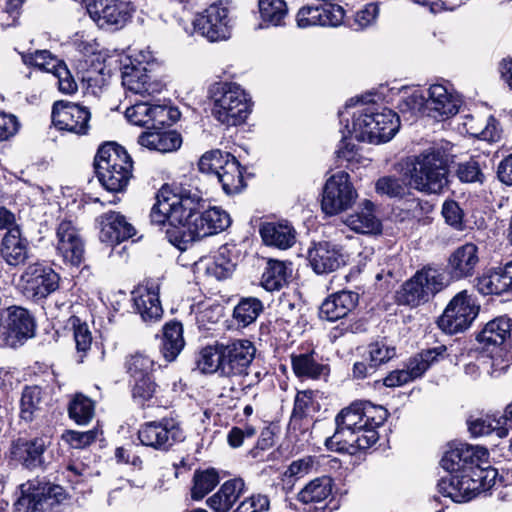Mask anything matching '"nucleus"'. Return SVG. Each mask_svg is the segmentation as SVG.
I'll list each match as a JSON object with an SVG mask.
<instances>
[{"instance_id":"1","label":"nucleus","mask_w":512,"mask_h":512,"mask_svg":"<svg viewBox=\"0 0 512 512\" xmlns=\"http://www.w3.org/2000/svg\"><path fill=\"white\" fill-rule=\"evenodd\" d=\"M488 456V450L484 447L464 443L450 447L440 461L449 477H442L438 481L439 493L453 502L461 503L490 489L498 472L490 466Z\"/></svg>"},{"instance_id":"2","label":"nucleus","mask_w":512,"mask_h":512,"mask_svg":"<svg viewBox=\"0 0 512 512\" xmlns=\"http://www.w3.org/2000/svg\"><path fill=\"white\" fill-rule=\"evenodd\" d=\"M448 156L444 150L429 147L410 158L408 164L409 183L403 177L387 175L375 183L380 195L390 198H403L409 186L426 194H439L448 184Z\"/></svg>"},{"instance_id":"3","label":"nucleus","mask_w":512,"mask_h":512,"mask_svg":"<svg viewBox=\"0 0 512 512\" xmlns=\"http://www.w3.org/2000/svg\"><path fill=\"white\" fill-rule=\"evenodd\" d=\"M363 409L360 401H356L336 415L335 432L325 440L328 450L354 454L378 441L377 430L366 428Z\"/></svg>"},{"instance_id":"4","label":"nucleus","mask_w":512,"mask_h":512,"mask_svg":"<svg viewBox=\"0 0 512 512\" xmlns=\"http://www.w3.org/2000/svg\"><path fill=\"white\" fill-rule=\"evenodd\" d=\"M188 192L198 195L197 201H194L195 205L191 207L193 208L191 217H187L184 227H180L182 230L173 228L169 232V236L181 251L186 250L189 244L197 240L224 231L231 224L229 214L219 207H210L202 211L204 200L200 190L188 189Z\"/></svg>"},{"instance_id":"5","label":"nucleus","mask_w":512,"mask_h":512,"mask_svg":"<svg viewBox=\"0 0 512 512\" xmlns=\"http://www.w3.org/2000/svg\"><path fill=\"white\" fill-rule=\"evenodd\" d=\"M400 117L391 109L378 111L375 106H359L352 113V125H345L347 134L358 141L380 144L390 141L398 132Z\"/></svg>"},{"instance_id":"6","label":"nucleus","mask_w":512,"mask_h":512,"mask_svg":"<svg viewBox=\"0 0 512 512\" xmlns=\"http://www.w3.org/2000/svg\"><path fill=\"white\" fill-rule=\"evenodd\" d=\"M132 168L130 155L119 144L108 142L98 148L94 158L95 174L108 192H124L132 177Z\"/></svg>"},{"instance_id":"7","label":"nucleus","mask_w":512,"mask_h":512,"mask_svg":"<svg viewBox=\"0 0 512 512\" xmlns=\"http://www.w3.org/2000/svg\"><path fill=\"white\" fill-rule=\"evenodd\" d=\"M212 101V115L220 123L237 126L251 112V100L240 85L231 82L213 83L208 90Z\"/></svg>"},{"instance_id":"8","label":"nucleus","mask_w":512,"mask_h":512,"mask_svg":"<svg viewBox=\"0 0 512 512\" xmlns=\"http://www.w3.org/2000/svg\"><path fill=\"white\" fill-rule=\"evenodd\" d=\"M198 195L189 194L188 188H180L178 194L171 198H160L157 195V201L151 208L150 220L152 224L165 227L167 240L177 248V243L169 236V232L174 228L181 230L184 227L187 217H191L194 201H197Z\"/></svg>"},{"instance_id":"9","label":"nucleus","mask_w":512,"mask_h":512,"mask_svg":"<svg viewBox=\"0 0 512 512\" xmlns=\"http://www.w3.org/2000/svg\"><path fill=\"white\" fill-rule=\"evenodd\" d=\"M21 496L15 502L19 512H57L66 499L64 489L59 485L28 481L20 486Z\"/></svg>"},{"instance_id":"10","label":"nucleus","mask_w":512,"mask_h":512,"mask_svg":"<svg viewBox=\"0 0 512 512\" xmlns=\"http://www.w3.org/2000/svg\"><path fill=\"white\" fill-rule=\"evenodd\" d=\"M479 306L467 290L457 293L439 317L438 327L447 334H457L467 330L475 320Z\"/></svg>"},{"instance_id":"11","label":"nucleus","mask_w":512,"mask_h":512,"mask_svg":"<svg viewBox=\"0 0 512 512\" xmlns=\"http://www.w3.org/2000/svg\"><path fill=\"white\" fill-rule=\"evenodd\" d=\"M357 192L349 180V175L339 172L325 183L322 193L321 209L328 216L337 215L352 207Z\"/></svg>"},{"instance_id":"12","label":"nucleus","mask_w":512,"mask_h":512,"mask_svg":"<svg viewBox=\"0 0 512 512\" xmlns=\"http://www.w3.org/2000/svg\"><path fill=\"white\" fill-rule=\"evenodd\" d=\"M87 12L96 25L105 30H119L132 17V7L126 0H88Z\"/></svg>"},{"instance_id":"13","label":"nucleus","mask_w":512,"mask_h":512,"mask_svg":"<svg viewBox=\"0 0 512 512\" xmlns=\"http://www.w3.org/2000/svg\"><path fill=\"white\" fill-rule=\"evenodd\" d=\"M138 439L143 446L168 451L173 445L184 441L185 434L177 421L163 418L143 424L138 431Z\"/></svg>"},{"instance_id":"14","label":"nucleus","mask_w":512,"mask_h":512,"mask_svg":"<svg viewBox=\"0 0 512 512\" xmlns=\"http://www.w3.org/2000/svg\"><path fill=\"white\" fill-rule=\"evenodd\" d=\"M231 21L228 6L220 1L199 13L193 20V26L200 35L215 42L229 38Z\"/></svg>"},{"instance_id":"15","label":"nucleus","mask_w":512,"mask_h":512,"mask_svg":"<svg viewBox=\"0 0 512 512\" xmlns=\"http://www.w3.org/2000/svg\"><path fill=\"white\" fill-rule=\"evenodd\" d=\"M59 275L50 267L34 263L21 275L24 295L33 301L45 299L59 287Z\"/></svg>"},{"instance_id":"16","label":"nucleus","mask_w":512,"mask_h":512,"mask_svg":"<svg viewBox=\"0 0 512 512\" xmlns=\"http://www.w3.org/2000/svg\"><path fill=\"white\" fill-rule=\"evenodd\" d=\"M51 117L53 125L59 130L86 135L90 128L89 109L70 101H56L52 107Z\"/></svg>"},{"instance_id":"17","label":"nucleus","mask_w":512,"mask_h":512,"mask_svg":"<svg viewBox=\"0 0 512 512\" xmlns=\"http://www.w3.org/2000/svg\"><path fill=\"white\" fill-rule=\"evenodd\" d=\"M255 353L256 348L249 340H234L228 344H222L221 375L226 377L248 375Z\"/></svg>"},{"instance_id":"18","label":"nucleus","mask_w":512,"mask_h":512,"mask_svg":"<svg viewBox=\"0 0 512 512\" xmlns=\"http://www.w3.org/2000/svg\"><path fill=\"white\" fill-rule=\"evenodd\" d=\"M446 350V346L440 345L422 351L409 360L406 368L390 372L384 378L383 384L387 387H397L421 377Z\"/></svg>"},{"instance_id":"19","label":"nucleus","mask_w":512,"mask_h":512,"mask_svg":"<svg viewBox=\"0 0 512 512\" xmlns=\"http://www.w3.org/2000/svg\"><path fill=\"white\" fill-rule=\"evenodd\" d=\"M480 263L479 248L475 243L466 242L454 249L447 259V278L459 281L474 276Z\"/></svg>"},{"instance_id":"20","label":"nucleus","mask_w":512,"mask_h":512,"mask_svg":"<svg viewBox=\"0 0 512 512\" xmlns=\"http://www.w3.org/2000/svg\"><path fill=\"white\" fill-rule=\"evenodd\" d=\"M56 250L66 263L72 266H79L84 260V241L75 227L69 220L61 221L56 228Z\"/></svg>"},{"instance_id":"21","label":"nucleus","mask_w":512,"mask_h":512,"mask_svg":"<svg viewBox=\"0 0 512 512\" xmlns=\"http://www.w3.org/2000/svg\"><path fill=\"white\" fill-rule=\"evenodd\" d=\"M49 445L50 439L47 436L18 438L11 444V459L29 470L41 468L45 464L44 452Z\"/></svg>"},{"instance_id":"22","label":"nucleus","mask_w":512,"mask_h":512,"mask_svg":"<svg viewBox=\"0 0 512 512\" xmlns=\"http://www.w3.org/2000/svg\"><path fill=\"white\" fill-rule=\"evenodd\" d=\"M128 61L122 67V84L127 90L143 97L161 92L162 83L151 81L147 65L142 62L133 63L131 58Z\"/></svg>"},{"instance_id":"23","label":"nucleus","mask_w":512,"mask_h":512,"mask_svg":"<svg viewBox=\"0 0 512 512\" xmlns=\"http://www.w3.org/2000/svg\"><path fill=\"white\" fill-rule=\"evenodd\" d=\"M461 100L441 84L431 85L426 98V116L437 121L448 119L458 113Z\"/></svg>"},{"instance_id":"24","label":"nucleus","mask_w":512,"mask_h":512,"mask_svg":"<svg viewBox=\"0 0 512 512\" xmlns=\"http://www.w3.org/2000/svg\"><path fill=\"white\" fill-rule=\"evenodd\" d=\"M31 256L28 239L19 227L5 232L0 242V257L11 267L25 265Z\"/></svg>"},{"instance_id":"25","label":"nucleus","mask_w":512,"mask_h":512,"mask_svg":"<svg viewBox=\"0 0 512 512\" xmlns=\"http://www.w3.org/2000/svg\"><path fill=\"white\" fill-rule=\"evenodd\" d=\"M311 268L317 274H328L336 271L345 260L335 245L329 242H319L309 248L307 254Z\"/></svg>"},{"instance_id":"26","label":"nucleus","mask_w":512,"mask_h":512,"mask_svg":"<svg viewBox=\"0 0 512 512\" xmlns=\"http://www.w3.org/2000/svg\"><path fill=\"white\" fill-rule=\"evenodd\" d=\"M100 239L111 245L119 244L135 235V228L119 212L109 211L100 216Z\"/></svg>"},{"instance_id":"27","label":"nucleus","mask_w":512,"mask_h":512,"mask_svg":"<svg viewBox=\"0 0 512 512\" xmlns=\"http://www.w3.org/2000/svg\"><path fill=\"white\" fill-rule=\"evenodd\" d=\"M132 300L143 321H156L162 317L158 285L151 283L138 286L132 291Z\"/></svg>"},{"instance_id":"28","label":"nucleus","mask_w":512,"mask_h":512,"mask_svg":"<svg viewBox=\"0 0 512 512\" xmlns=\"http://www.w3.org/2000/svg\"><path fill=\"white\" fill-rule=\"evenodd\" d=\"M4 334L12 345L16 341L26 340L34 336L35 321L30 312L22 307L13 306L8 308V316Z\"/></svg>"},{"instance_id":"29","label":"nucleus","mask_w":512,"mask_h":512,"mask_svg":"<svg viewBox=\"0 0 512 512\" xmlns=\"http://www.w3.org/2000/svg\"><path fill=\"white\" fill-rule=\"evenodd\" d=\"M359 302V294L350 290L338 291L327 297L320 306V315L328 321L348 316Z\"/></svg>"},{"instance_id":"30","label":"nucleus","mask_w":512,"mask_h":512,"mask_svg":"<svg viewBox=\"0 0 512 512\" xmlns=\"http://www.w3.org/2000/svg\"><path fill=\"white\" fill-rule=\"evenodd\" d=\"M476 288L483 295H500L512 290V261L478 277Z\"/></svg>"},{"instance_id":"31","label":"nucleus","mask_w":512,"mask_h":512,"mask_svg":"<svg viewBox=\"0 0 512 512\" xmlns=\"http://www.w3.org/2000/svg\"><path fill=\"white\" fill-rule=\"evenodd\" d=\"M259 232L266 245L282 250L292 247L296 242V231L287 221L265 222Z\"/></svg>"},{"instance_id":"32","label":"nucleus","mask_w":512,"mask_h":512,"mask_svg":"<svg viewBox=\"0 0 512 512\" xmlns=\"http://www.w3.org/2000/svg\"><path fill=\"white\" fill-rule=\"evenodd\" d=\"M198 270L204 269L205 273L218 280L226 279L232 275L236 263L232 258L230 249L224 245L221 246L213 258H204L196 263Z\"/></svg>"},{"instance_id":"33","label":"nucleus","mask_w":512,"mask_h":512,"mask_svg":"<svg viewBox=\"0 0 512 512\" xmlns=\"http://www.w3.org/2000/svg\"><path fill=\"white\" fill-rule=\"evenodd\" d=\"M244 491L245 483L241 478L228 480L207 499V504L214 512H228Z\"/></svg>"},{"instance_id":"34","label":"nucleus","mask_w":512,"mask_h":512,"mask_svg":"<svg viewBox=\"0 0 512 512\" xmlns=\"http://www.w3.org/2000/svg\"><path fill=\"white\" fill-rule=\"evenodd\" d=\"M138 143L150 150L159 152H170L178 149L181 146V135L176 131H163L162 129H148L143 132L139 138Z\"/></svg>"},{"instance_id":"35","label":"nucleus","mask_w":512,"mask_h":512,"mask_svg":"<svg viewBox=\"0 0 512 512\" xmlns=\"http://www.w3.org/2000/svg\"><path fill=\"white\" fill-rule=\"evenodd\" d=\"M344 223L355 232L363 234L377 233L381 226L374 214V204L367 199L354 214L347 216Z\"/></svg>"},{"instance_id":"36","label":"nucleus","mask_w":512,"mask_h":512,"mask_svg":"<svg viewBox=\"0 0 512 512\" xmlns=\"http://www.w3.org/2000/svg\"><path fill=\"white\" fill-rule=\"evenodd\" d=\"M511 320L506 316H499L489 321L477 335V340L486 345H501L511 334Z\"/></svg>"},{"instance_id":"37","label":"nucleus","mask_w":512,"mask_h":512,"mask_svg":"<svg viewBox=\"0 0 512 512\" xmlns=\"http://www.w3.org/2000/svg\"><path fill=\"white\" fill-rule=\"evenodd\" d=\"M183 327L180 322H170L164 326L161 352L171 362L184 348Z\"/></svg>"},{"instance_id":"38","label":"nucleus","mask_w":512,"mask_h":512,"mask_svg":"<svg viewBox=\"0 0 512 512\" xmlns=\"http://www.w3.org/2000/svg\"><path fill=\"white\" fill-rule=\"evenodd\" d=\"M333 490V480L329 476L317 477L308 482L298 493V500L304 504L325 501Z\"/></svg>"},{"instance_id":"39","label":"nucleus","mask_w":512,"mask_h":512,"mask_svg":"<svg viewBox=\"0 0 512 512\" xmlns=\"http://www.w3.org/2000/svg\"><path fill=\"white\" fill-rule=\"evenodd\" d=\"M396 298L399 304L410 307H418L430 301L417 272L402 284Z\"/></svg>"},{"instance_id":"40","label":"nucleus","mask_w":512,"mask_h":512,"mask_svg":"<svg viewBox=\"0 0 512 512\" xmlns=\"http://www.w3.org/2000/svg\"><path fill=\"white\" fill-rule=\"evenodd\" d=\"M292 368L297 376L312 379L320 378L329 372L327 365L320 363L314 352L293 356Z\"/></svg>"},{"instance_id":"41","label":"nucleus","mask_w":512,"mask_h":512,"mask_svg":"<svg viewBox=\"0 0 512 512\" xmlns=\"http://www.w3.org/2000/svg\"><path fill=\"white\" fill-rule=\"evenodd\" d=\"M417 273L429 300L433 299L449 285V279L445 271L440 268L428 265L418 270Z\"/></svg>"},{"instance_id":"42","label":"nucleus","mask_w":512,"mask_h":512,"mask_svg":"<svg viewBox=\"0 0 512 512\" xmlns=\"http://www.w3.org/2000/svg\"><path fill=\"white\" fill-rule=\"evenodd\" d=\"M467 425L469 432L474 437L489 435L493 432L500 438L507 436V428L503 427L501 419H497L495 416H470Z\"/></svg>"},{"instance_id":"43","label":"nucleus","mask_w":512,"mask_h":512,"mask_svg":"<svg viewBox=\"0 0 512 512\" xmlns=\"http://www.w3.org/2000/svg\"><path fill=\"white\" fill-rule=\"evenodd\" d=\"M42 389L37 385L25 386L20 399V418L26 422L33 421L41 410Z\"/></svg>"},{"instance_id":"44","label":"nucleus","mask_w":512,"mask_h":512,"mask_svg":"<svg viewBox=\"0 0 512 512\" xmlns=\"http://www.w3.org/2000/svg\"><path fill=\"white\" fill-rule=\"evenodd\" d=\"M215 177L227 195L238 193L244 187L240 163L236 158L227 163L226 167L222 168Z\"/></svg>"},{"instance_id":"45","label":"nucleus","mask_w":512,"mask_h":512,"mask_svg":"<svg viewBox=\"0 0 512 512\" xmlns=\"http://www.w3.org/2000/svg\"><path fill=\"white\" fill-rule=\"evenodd\" d=\"M263 310L264 306L261 300L255 297H244L235 306L233 318L239 325L246 327L255 322Z\"/></svg>"},{"instance_id":"46","label":"nucleus","mask_w":512,"mask_h":512,"mask_svg":"<svg viewBox=\"0 0 512 512\" xmlns=\"http://www.w3.org/2000/svg\"><path fill=\"white\" fill-rule=\"evenodd\" d=\"M289 273L284 262L270 259L262 274V285L268 291L281 289L287 284Z\"/></svg>"},{"instance_id":"47","label":"nucleus","mask_w":512,"mask_h":512,"mask_svg":"<svg viewBox=\"0 0 512 512\" xmlns=\"http://www.w3.org/2000/svg\"><path fill=\"white\" fill-rule=\"evenodd\" d=\"M220 477L214 468L196 470L193 476L191 497L193 500L203 499L219 483Z\"/></svg>"},{"instance_id":"48","label":"nucleus","mask_w":512,"mask_h":512,"mask_svg":"<svg viewBox=\"0 0 512 512\" xmlns=\"http://www.w3.org/2000/svg\"><path fill=\"white\" fill-rule=\"evenodd\" d=\"M235 157L219 149L211 150L204 153L198 163L199 170L202 173L217 176L227 163L233 161Z\"/></svg>"},{"instance_id":"49","label":"nucleus","mask_w":512,"mask_h":512,"mask_svg":"<svg viewBox=\"0 0 512 512\" xmlns=\"http://www.w3.org/2000/svg\"><path fill=\"white\" fill-rule=\"evenodd\" d=\"M314 464L315 457L313 456H305L303 458L292 461L286 470L281 474V480L283 484L287 485L289 488H292L296 481L305 477L312 471Z\"/></svg>"},{"instance_id":"50","label":"nucleus","mask_w":512,"mask_h":512,"mask_svg":"<svg viewBox=\"0 0 512 512\" xmlns=\"http://www.w3.org/2000/svg\"><path fill=\"white\" fill-rule=\"evenodd\" d=\"M259 12L264 22L279 26L287 15L285 0H259Z\"/></svg>"},{"instance_id":"51","label":"nucleus","mask_w":512,"mask_h":512,"mask_svg":"<svg viewBox=\"0 0 512 512\" xmlns=\"http://www.w3.org/2000/svg\"><path fill=\"white\" fill-rule=\"evenodd\" d=\"M397 108L406 120H411L418 114L426 115V97L420 91H414L402 97Z\"/></svg>"},{"instance_id":"52","label":"nucleus","mask_w":512,"mask_h":512,"mask_svg":"<svg viewBox=\"0 0 512 512\" xmlns=\"http://www.w3.org/2000/svg\"><path fill=\"white\" fill-rule=\"evenodd\" d=\"M197 368L205 374L219 372L221 374L222 366V344L215 348L206 347L201 350L196 360Z\"/></svg>"},{"instance_id":"53","label":"nucleus","mask_w":512,"mask_h":512,"mask_svg":"<svg viewBox=\"0 0 512 512\" xmlns=\"http://www.w3.org/2000/svg\"><path fill=\"white\" fill-rule=\"evenodd\" d=\"M154 366V360L140 352L130 355L125 362L126 371L131 379L151 376Z\"/></svg>"},{"instance_id":"54","label":"nucleus","mask_w":512,"mask_h":512,"mask_svg":"<svg viewBox=\"0 0 512 512\" xmlns=\"http://www.w3.org/2000/svg\"><path fill=\"white\" fill-rule=\"evenodd\" d=\"M132 397L140 405L150 402L158 392V385L153 376L139 377L131 379Z\"/></svg>"},{"instance_id":"55","label":"nucleus","mask_w":512,"mask_h":512,"mask_svg":"<svg viewBox=\"0 0 512 512\" xmlns=\"http://www.w3.org/2000/svg\"><path fill=\"white\" fill-rule=\"evenodd\" d=\"M71 419L80 425L87 424L94 416V403L88 397L77 395L69 404Z\"/></svg>"},{"instance_id":"56","label":"nucleus","mask_w":512,"mask_h":512,"mask_svg":"<svg viewBox=\"0 0 512 512\" xmlns=\"http://www.w3.org/2000/svg\"><path fill=\"white\" fill-rule=\"evenodd\" d=\"M365 354L379 368L396 356V348L388 345L385 340H378L367 346Z\"/></svg>"},{"instance_id":"57","label":"nucleus","mask_w":512,"mask_h":512,"mask_svg":"<svg viewBox=\"0 0 512 512\" xmlns=\"http://www.w3.org/2000/svg\"><path fill=\"white\" fill-rule=\"evenodd\" d=\"M74 328V340L76 350L79 356L78 362H83V358L91 348L92 335L86 323H81L79 318L72 319Z\"/></svg>"},{"instance_id":"58","label":"nucleus","mask_w":512,"mask_h":512,"mask_svg":"<svg viewBox=\"0 0 512 512\" xmlns=\"http://www.w3.org/2000/svg\"><path fill=\"white\" fill-rule=\"evenodd\" d=\"M441 214L445 223L456 231L465 228L464 211L455 200H445L442 204Z\"/></svg>"},{"instance_id":"59","label":"nucleus","mask_w":512,"mask_h":512,"mask_svg":"<svg viewBox=\"0 0 512 512\" xmlns=\"http://www.w3.org/2000/svg\"><path fill=\"white\" fill-rule=\"evenodd\" d=\"M22 60L27 65L51 73L58 66V63H61L48 50H36L34 53L23 54Z\"/></svg>"},{"instance_id":"60","label":"nucleus","mask_w":512,"mask_h":512,"mask_svg":"<svg viewBox=\"0 0 512 512\" xmlns=\"http://www.w3.org/2000/svg\"><path fill=\"white\" fill-rule=\"evenodd\" d=\"M456 176L464 183H483L485 179L480 163L475 158L459 163L456 169Z\"/></svg>"},{"instance_id":"61","label":"nucleus","mask_w":512,"mask_h":512,"mask_svg":"<svg viewBox=\"0 0 512 512\" xmlns=\"http://www.w3.org/2000/svg\"><path fill=\"white\" fill-rule=\"evenodd\" d=\"M364 414V421L367 429L376 430L388 417V411L380 406L374 405L369 401H360Z\"/></svg>"},{"instance_id":"62","label":"nucleus","mask_w":512,"mask_h":512,"mask_svg":"<svg viewBox=\"0 0 512 512\" xmlns=\"http://www.w3.org/2000/svg\"><path fill=\"white\" fill-rule=\"evenodd\" d=\"M152 104L148 102H139L128 107L125 116L129 122L134 125L150 129Z\"/></svg>"},{"instance_id":"63","label":"nucleus","mask_w":512,"mask_h":512,"mask_svg":"<svg viewBox=\"0 0 512 512\" xmlns=\"http://www.w3.org/2000/svg\"><path fill=\"white\" fill-rule=\"evenodd\" d=\"M379 15V6L375 2L366 4L358 10L354 16V26L356 30L365 29L375 23Z\"/></svg>"},{"instance_id":"64","label":"nucleus","mask_w":512,"mask_h":512,"mask_svg":"<svg viewBox=\"0 0 512 512\" xmlns=\"http://www.w3.org/2000/svg\"><path fill=\"white\" fill-rule=\"evenodd\" d=\"M269 510V498L263 494H253L243 500L234 512H269Z\"/></svg>"}]
</instances>
